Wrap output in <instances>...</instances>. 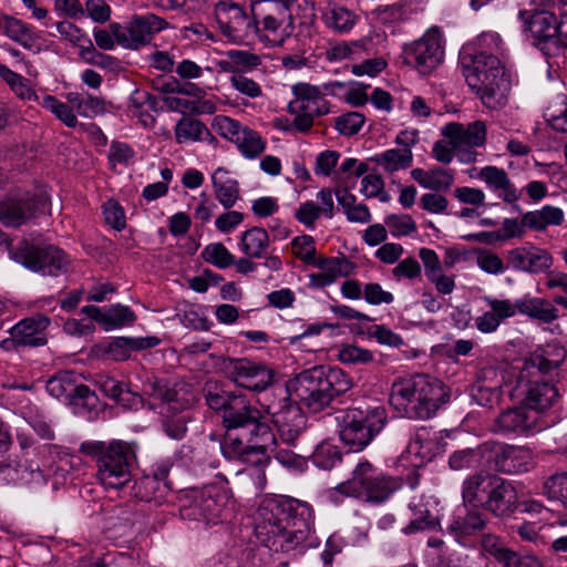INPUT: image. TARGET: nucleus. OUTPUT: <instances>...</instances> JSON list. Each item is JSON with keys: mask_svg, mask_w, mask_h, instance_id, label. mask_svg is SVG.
Segmentation results:
<instances>
[{"mask_svg": "<svg viewBox=\"0 0 567 567\" xmlns=\"http://www.w3.org/2000/svg\"><path fill=\"white\" fill-rule=\"evenodd\" d=\"M202 257L219 269L228 268L235 262L234 255L221 243L207 245L202 251Z\"/></svg>", "mask_w": 567, "mask_h": 567, "instance_id": "obj_52", "label": "nucleus"}, {"mask_svg": "<svg viewBox=\"0 0 567 567\" xmlns=\"http://www.w3.org/2000/svg\"><path fill=\"white\" fill-rule=\"evenodd\" d=\"M565 359V351L558 349L557 353L551 355L549 352L546 354H535L527 361L520 372L519 382H524L527 377L534 375L535 371L539 373H549L560 367Z\"/></svg>", "mask_w": 567, "mask_h": 567, "instance_id": "obj_40", "label": "nucleus"}, {"mask_svg": "<svg viewBox=\"0 0 567 567\" xmlns=\"http://www.w3.org/2000/svg\"><path fill=\"white\" fill-rule=\"evenodd\" d=\"M564 212L559 207L545 205L540 209L524 214V221L534 231H544L549 226H559L564 221Z\"/></svg>", "mask_w": 567, "mask_h": 567, "instance_id": "obj_39", "label": "nucleus"}, {"mask_svg": "<svg viewBox=\"0 0 567 567\" xmlns=\"http://www.w3.org/2000/svg\"><path fill=\"white\" fill-rule=\"evenodd\" d=\"M231 86L239 93L256 99L261 96L262 90L259 83L248 78L244 72L233 71V75L229 79Z\"/></svg>", "mask_w": 567, "mask_h": 567, "instance_id": "obj_58", "label": "nucleus"}, {"mask_svg": "<svg viewBox=\"0 0 567 567\" xmlns=\"http://www.w3.org/2000/svg\"><path fill=\"white\" fill-rule=\"evenodd\" d=\"M322 19L329 29L339 33H346L355 24L357 16L344 7L329 6L324 10Z\"/></svg>", "mask_w": 567, "mask_h": 567, "instance_id": "obj_44", "label": "nucleus"}, {"mask_svg": "<svg viewBox=\"0 0 567 567\" xmlns=\"http://www.w3.org/2000/svg\"><path fill=\"white\" fill-rule=\"evenodd\" d=\"M40 104L68 127H75L78 125L76 114L68 102L63 103L55 96L47 94L42 97Z\"/></svg>", "mask_w": 567, "mask_h": 567, "instance_id": "obj_49", "label": "nucleus"}, {"mask_svg": "<svg viewBox=\"0 0 567 567\" xmlns=\"http://www.w3.org/2000/svg\"><path fill=\"white\" fill-rule=\"evenodd\" d=\"M559 398V393L557 388L543 379H534L527 380L524 389V405L536 412L539 416V413L548 410L553 406Z\"/></svg>", "mask_w": 567, "mask_h": 567, "instance_id": "obj_29", "label": "nucleus"}, {"mask_svg": "<svg viewBox=\"0 0 567 567\" xmlns=\"http://www.w3.org/2000/svg\"><path fill=\"white\" fill-rule=\"evenodd\" d=\"M518 507V492L515 485L498 475L489 491L485 511L496 517L511 516Z\"/></svg>", "mask_w": 567, "mask_h": 567, "instance_id": "obj_25", "label": "nucleus"}, {"mask_svg": "<svg viewBox=\"0 0 567 567\" xmlns=\"http://www.w3.org/2000/svg\"><path fill=\"white\" fill-rule=\"evenodd\" d=\"M134 320V312L126 306L115 305L105 311V329L130 324Z\"/></svg>", "mask_w": 567, "mask_h": 567, "instance_id": "obj_59", "label": "nucleus"}, {"mask_svg": "<svg viewBox=\"0 0 567 567\" xmlns=\"http://www.w3.org/2000/svg\"><path fill=\"white\" fill-rule=\"evenodd\" d=\"M437 443L431 437L430 431L422 427L415 432L406 446L409 456L414 457V465L431 461L437 453Z\"/></svg>", "mask_w": 567, "mask_h": 567, "instance_id": "obj_38", "label": "nucleus"}, {"mask_svg": "<svg viewBox=\"0 0 567 567\" xmlns=\"http://www.w3.org/2000/svg\"><path fill=\"white\" fill-rule=\"evenodd\" d=\"M442 135L456 150V157L462 164L477 161V147L486 143L487 127L484 121L477 120L468 124L451 122L443 126Z\"/></svg>", "mask_w": 567, "mask_h": 567, "instance_id": "obj_13", "label": "nucleus"}, {"mask_svg": "<svg viewBox=\"0 0 567 567\" xmlns=\"http://www.w3.org/2000/svg\"><path fill=\"white\" fill-rule=\"evenodd\" d=\"M319 268V272L309 275L310 287L322 289L331 286L339 277H349L354 272L357 266L347 257H319L312 265Z\"/></svg>", "mask_w": 567, "mask_h": 567, "instance_id": "obj_23", "label": "nucleus"}, {"mask_svg": "<svg viewBox=\"0 0 567 567\" xmlns=\"http://www.w3.org/2000/svg\"><path fill=\"white\" fill-rule=\"evenodd\" d=\"M167 468L159 467L153 475H145L134 481L131 495L145 502L157 501L164 497L168 488L164 480L167 476Z\"/></svg>", "mask_w": 567, "mask_h": 567, "instance_id": "obj_33", "label": "nucleus"}, {"mask_svg": "<svg viewBox=\"0 0 567 567\" xmlns=\"http://www.w3.org/2000/svg\"><path fill=\"white\" fill-rule=\"evenodd\" d=\"M495 470L503 474H520L534 466V455L526 446L499 445L494 454Z\"/></svg>", "mask_w": 567, "mask_h": 567, "instance_id": "obj_22", "label": "nucleus"}, {"mask_svg": "<svg viewBox=\"0 0 567 567\" xmlns=\"http://www.w3.org/2000/svg\"><path fill=\"white\" fill-rule=\"evenodd\" d=\"M143 394L159 400L165 404L162 413L163 430L167 436L182 440L187 431L188 415L184 413L188 402L179 398V392L153 374L145 373L141 388Z\"/></svg>", "mask_w": 567, "mask_h": 567, "instance_id": "obj_11", "label": "nucleus"}, {"mask_svg": "<svg viewBox=\"0 0 567 567\" xmlns=\"http://www.w3.org/2000/svg\"><path fill=\"white\" fill-rule=\"evenodd\" d=\"M261 419L260 411L245 395L238 393L225 411L223 424L226 433L220 443L225 458L247 465L236 474L250 477L258 492L266 486L265 470L270 464L269 452L277 442L270 426Z\"/></svg>", "mask_w": 567, "mask_h": 567, "instance_id": "obj_1", "label": "nucleus"}, {"mask_svg": "<svg viewBox=\"0 0 567 567\" xmlns=\"http://www.w3.org/2000/svg\"><path fill=\"white\" fill-rule=\"evenodd\" d=\"M493 445L484 443L476 447L455 451L449 458V465L453 471L474 470L483 465V460L491 453Z\"/></svg>", "mask_w": 567, "mask_h": 567, "instance_id": "obj_37", "label": "nucleus"}, {"mask_svg": "<svg viewBox=\"0 0 567 567\" xmlns=\"http://www.w3.org/2000/svg\"><path fill=\"white\" fill-rule=\"evenodd\" d=\"M518 313L542 323L550 324L559 318L555 305L545 298L524 296L517 299Z\"/></svg>", "mask_w": 567, "mask_h": 567, "instance_id": "obj_32", "label": "nucleus"}, {"mask_svg": "<svg viewBox=\"0 0 567 567\" xmlns=\"http://www.w3.org/2000/svg\"><path fill=\"white\" fill-rule=\"evenodd\" d=\"M16 261L43 276H60L68 269L69 260L60 248L53 245H33L21 241L12 251Z\"/></svg>", "mask_w": 567, "mask_h": 567, "instance_id": "obj_12", "label": "nucleus"}, {"mask_svg": "<svg viewBox=\"0 0 567 567\" xmlns=\"http://www.w3.org/2000/svg\"><path fill=\"white\" fill-rule=\"evenodd\" d=\"M301 4L297 1L254 0L250 12L259 31L256 35L274 44H281L293 31V11Z\"/></svg>", "mask_w": 567, "mask_h": 567, "instance_id": "obj_9", "label": "nucleus"}, {"mask_svg": "<svg viewBox=\"0 0 567 567\" xmlns=\"http://www.w3.org/2000/svg\"><path fill=\"white\" fill-rule=\"evenodd\" d=\"M444 50L439 32L429 31L421 39L404 47L403 62L419 73L426 75L435 70L442 62Z\"/></svg>", "mask_w": 567, "mask_h": 567, "instance_id": "obj_17", "label": "nucleus"}, {"mask_svg": "<svg viewBox=\"0 0 567 567\" xmlns=\"http://www.w3.org/2000/svg\"><path fill=\"white\" fill-rule=\"evenodd\" d=\"M175 138L178 144L199 142L210 136L208 128L199 120L184 116L175 125Z\"/></svg>", "mask_w": 567, "mask_h": 567, "instance_id": "obj_43", "label": "nucleus"}, {"mask_svg": "<svg viewBox=\"0 0 567 567\" xmlns=\"http://www.w3.org/2000/svg\"><path fill=\"white\" fill-rule=\"evenodd\" d=\"M49 324L50 319L47 316L38 315L18 322L10 329V334L14 336L22 347H41L48 341Z\"/></svg>", "mask_w": 567, "mask_h": 567, "instance_id": "obj_31", "label": "nucleus"}, {"mask_svg": "<svg viewBox=\"0 0 567 567\" xmlns=\"http://www.w3.org/2000/svg\"><path fill=\"white\" fill-rule=\"evenodd\" d=\"M239 246L248 257L261 258L269 246V235L264 228H250L241 234Z\"/></svg>", "mask_w": 567, "mask_h": 567, "instance_id": "obj_42", "label": "nucleus"}, {"mask_svg": "<svg viewBox=\"0 0 567 567\" xmlns=\"http://www.w3.org/2000/svg\"><path fill=\"white\" fill-rule=\"evenodd\" d=\"M401 481L379 472L369 461H360L352 471L349 480L338 484L331 491V497L337 495L353 497L370 504H382L401 487Z\"/></svg>", "mask_w": 567, "mask_h": 567, "instance_id": "obj_7", "label": "nucleus"}, {"mask_svg": "<svg viewBox=\"0 0 567 567\" xmlns=\"http://www.w3.org/2000/svg\"><path fill=\"white\" fill-rule=\"evenodd\" d=\"M385 225L394 237L408 236L416 230V224L409 215L388 216Z\"/></svg>", "mask_w": 567, "mask_h": 567, "instance_id": "obj_62", "label": "nucleus"}, {"mask_svg": "<svg viewBox=\"0 0 567 567\" xmlns=\"http://www.w3.org/2000/svg\"><path fill=\"white\" fill-rule=\"evenodd\" d=\"M352 388L351 378L339 368L316 365L292 377L286 389H278L281 396L289 395L310 412L318 413Z\"/></svg>", "mask_w": 567, "mask_h": 567, "instance_id": "obj_3", "label": "nucleus"}, {"mask_svg": "<svg viewBox=\"0 0 567 567\" xmlns=\"http://www.w3.org/2000/svg\"><path fill=\"white\" fill-rule=\"evenodd\" d=\"M159 343L157 337L126 338L121 337L112 340L104 349V354L114 361H124L131 357L133 351L151 349Z\"/></svg>", "mask_w": 567, "mask_h": 567, "instance_id": "obj_34", "label": "nucleus"}, {"mask_svg": "<svg viewBox=\"0 0 567 567\" xmlns=\"http://www.w3.org/2000/svg\"><path fill=\"white\" fill-rule=\"evenodd\" d=\"M214 195L224 208H231L239 199V184L228 176V172L218 167L212 175Z\"/></svg>", "mask_w": 567, "mask_h": 567, "instance_id": "obj_35", "label": "nucleus"}, {"mask_svg": "<svg viewBox=\"0 0 567 567\" xmlns=\"http://www.w3.org/2000/svg\"><path fill=\"white\" fill-rule=\"evenodd\" d=\"M508 264L518 271L543 274L553 266L551 254L534 244H527L508 251Z\"/></svg>", "mask_w": 567, "mask_h": 567, "instance_id": "obj_21", "label": "nucleus"}, {"mask_svg": "<svg viewBox=\"0 0 567 567\" xmlns=\"http://www.w3.org/2000/svg\"><path fill=\"white\" fill-rule=\"evenodd\" d=\"M338 360L348 365L369 364L374 360L373 353L355 344H343L338 349Z\"/></svg>", "mask_w": 567, "mask_h": 567, "instance_id": "obj_54", "label": "nucleus"}, {"mask_svg": "<svg viewBox=\"0 0 567 567\" xmlns=\"http://www.w3.org/2000/svg\"><path fill=\"white\" fill-rule=\"evenodd\" d=\"M483 301L501 322L518 313L517 299L515 302H512L509 299H498L492 296H485L483 297Z\"/></svg>", "mask_w": 567, "mask_h": 567, "instance_id": "obj_56", "label": "nucleus"}, {"mask_svg": "<svg viewBox=\"0 0 567 567\" xmlns=\"http://www.w3.org/2000/svg\"><path fill=\"white\" fill-rule=\"evenodd\" d=\"M295 99L288 104V112L295 116L292 126L307 133L313 125L315 117L329 112L327 100L317 86L299 83L293 86Z\"/></svg>", "mask_w": 567, "mask_h": 567, "instance_id": "obj_14", "label": "nucleus"}, {"mask_svg": "<svg viewBox=\"0 0 567 567\" xmlns=\"http://www.w3.org/2000/svg\"><path fill=\"white\" fill-rule=\"evenodd\" d=\"M293 255L307 265H313L316 257L315 240L309 235L296 237L291 243Z\"/></svg>", "mask_w": 567, "mask_h": 567, "instance_id": "obj_57", "label": "nucleus"}, {"mask_svg": "<svg viewBox=\"0 0 567 567\" xmlns=\"http://www.w3.org/2000/svg\"><path fill=\"white\" fill-rule=\"evenodd\" d=\"M100 388L106 396L118 402L124 408L138 410L144 406V399L142 394L132 391L122 382L113 378L102 380Z\"/></svg>", "mask_w": 567, "mask_h": 567, "instance_id": "obj_36", "label": "nucleus"}, {"mask_svg": "<svg viewBox=\"0 0 567 567\" xmlns=\"http://www.w3.org/2000/svg\"><path fill=\"white\" fill-rule=\"evenodd\" d=\"M181 503L179 514L183 519L208 524L226 520L234 508L227 493L215 485L187 492Z\"/></svg>", "mask_w": 567, "mask_h": 567, "instance_id": "obj_10", "label": "nucleus"}, {"mask_svg": "<svg viewBox=\"0 0 567 567\" xmlns=\"http://www.w3.org/2000/svg\"><path fill=\"white\" fill-rule=\"evenodd\" d=\"M447 567H489V561L483 554L454 553L449 558Z\"/></svg>", "mask_w": 567, "mask_h": 567, "instance_id": "obj_63", "label": "nucleus"}, {"mask_svg": "<svg viewBox=\"0 0 567 567\" xmlns=\"http://www.w3.org/2000/svg\"><path fill=\"white\" fill-rule=\"evenodd\" d=\"M371 161L378 164L388 173H394L406 169L412 165L413 154L411 150L391 148L371 157Z\"/></svg>", "mask_w": 567, "mask_h": 567, "instance_id": "obj_41", "label": "nucleus"}, {"mask_svg": "<svg viewBox=\"0 0 567 567\" xmlns=\"http://www.w3.org/2000/svg\"><path fill=\"white\" fill-rule=\"evenodd\" d=\"M471 395L473 400L481 406L492 409L501 401V385L487 384L483 380H478L472 386Z\"/></svg>", "mask_w": 567, "mask_h": 567, "instance_id": "obj_48", "label": "nucleus"}, {"mask_svg": "<svg viewBox=\"0 0 567 567\" xmlns=\"http://www.w3.org/2000/svg\"><path fill=\"white\" fill-rule=\"evenodd\" d=\"M56 30L72 45L79 48V51L92 42V40L84 32H82L75 24L71 22H58Z\"/></svg>", "mask_w": 567, "mask_h": 567, "instance_id": "obj_60", "label": "nucleus"}, {"mask_svg": "<svg viewBox=\"0 0 567 567\" xmlns=\"http://www.w3.org/2000/svg\"><path fill=\"white\" fill-rule=\"evenodd\" d=\"M365 122L363 114L359 112H348L334 118V127L346 136H352L359 133Z\"/></svg>", "mask_w": 567, "mask_h": 567, "instance_id": "obj_55", "label": "nucleus"}, {"mask_svg": "<svg viewBox=\"0 0 567 567\" xmlns=\"http://www.w3.org/2000/svg\"><path fill=\"white\" fill-rule=\"evenodd\" d=\"M524 29L528 31L535 44L545 53L551 54L559 49L560 17L550 11H524L519 13Z\"/></svg>", "mask_w": 567, "mask_h": 567, "instance_id": "obj_19", "label": "nucleus"}, {"mask_svg": "<svg viewBox=\"0 0 567 567\" xmlns=\"http://www.w3.org/2000/svg\"><path fill=\"white\" fill-rule=\"evenodd\" d=\"M3 30L8 38L20 43L25 49L31 50L34 47L35 35L27 23L7 14L3 16Z\"/></svg>", "mask_w": 567, "mask_h": 567, "instance_id": "obj_45", "label": "nucleus"}, {"mask_svg": "<svg viewBox=\"0 0 567 567\" xmlns=\"http://www.w3.org/2000/svg\"><path fill=\"white\" fill-rule=\"evenodd\" d=\"M233 379L241 388L250 391H265L272 383L270 369L248 360L233 362Z\"/></svg>", "mask_w": 567, "mask_h": 567, "instance_id": "obj_24", "label": "nucleus"}, {"mask_svg": "<svg viewBox=\"0 0 567 567\" xmlns=\"http://www.w3.org/2000/svg\"><path fill=\"white\" fill-rule=\"evenodd\" d=\"M488 518L477 507L458 512L447 524L446 530L456 542L465 545L468 539L485 529Z\"/></svg>", "mask_w": 567, "mask_h": 567, "instance_id": "obj_27", "label": "nucleus"}, {"mask_svg": "<svg viewBox=\"0 0 567 567\" xmlns=\"http://www.w3.org/2000/svg\"><path fill=\"white\" fill-rule=\"evenodd\" d=\"M543 495L550 501H559L567 508V472L555 473L543 483Z\"/></svg>", "mask_w": 567, "mask_h": 567, "instance_id": "obj_50", "label": "nucleus"}, {"mask_svg": "<svg viewBox=\"0 0 567 567\" xmlns=\"http://www.w3.org/2000/svg\"><path fill=\"white\" fill-rule=\"evenodd\" d=\"M79 451L95 458L96 478L106 489H122L133 478L136 464L135 450L132 444L113 441H87L80 445Z\"/></svg>", "mask_w": 567, "mask_h": 567, "instance_id": "obj_6", "label": "nucleus"}, {"mask_svg": "<svg viewBox=\"0 0 567 567\" xmlns=\"http://www.w3.org/2000/svg\"><path fill=\"white\" fill-rule=\"evenodd\" d=\"M449 401V388L429 374H414L391 386L390 404L409 419L429 420Z\"/></svg>", "mask_w": 567, "mask_h": 567, "instance_id": "obj_4", "label": "nucleus"}, {"mask_svg": "<svg viewBox=\"0 0 567 567\" xmlns=\"http://www.w3.org/2000/svg\"><path fill=\"white\" fill-rule=\"evenodd\" d=\"M463 75L483 105L501 110L508 103L511 78L499 59L486 52L462 58Z\"/></svg>", "mask_w": 567, "mask_h": 567, "instance_id": "obj_5", "label": "nucleus"}, {"mask_svg": "<svg viewBox=\"0 0 567 567\" xmlns=\"http://www.w3.org/2000/svg\"><path fill=\"white\" fill-rule=\"evenodd\" d=\"M235 144L247 158H256L266 150V141L256 131L247 126H244Z\"/></svg>", "mask_w": 567, "mask_h": 567, "instance_id": "obj_46", "label": "nucleus"}, {"mask_svg": "<svg viewBox=\"0 0 567 567\" xmlns=\"http://www.w3.org/2000/svg\"><path fill=\"white\" fill-rule=\"evenodd\" d=\"M473 171L476 172L475 177L484 182L486 187L496 193L498 198L505 203L514 204L519 199L520 193L504 168L488 165Z\"/></svg>", "mask_w": 567, "mask_h": 567, "instance_id": "obj_28", "label": "nucleus"}, {"mask_svg": "<svg viewBox=\"0 0 567 567\" xmlns=\"http://www.w3.org/2000/svg\"><path fill=\"white\" fill-rule=\"evenodd\" d=\"M548 112L551 127L556 131L567 132V97L557 101Z\"/></svg>", "mask_w": 567, "mask_h": 567, "instance_id": "obj_64", "label": "nucleus"}, {"mask_svg": "<svg viewBox=\"0 0 567 567\" xmlns=\"http://www.w3.org/2000/svg\"><path fill=\"white\" fill-rule=\"evenodd\" d=\"M168 23L165 19L153 13L134 16L126 29L120 24H111L116 42L126 49L137 50L151 42L154 34L165 30Z\"/></svg>", "mask_w": 567, "mask_h": 567, "instance_id": "obj_16", "label": "nucleus"}, {"mask_svg": "<svg viewBox=\"0 0 567 567\" xmlns=\"http://www.w3.org/2000/svg\"><path fill=\"white\" fill-rule=\"evenodd\" d=\"M481 548L494 557L504 567L511 563L515 551L507 548L501 538L494 534H484L481 538Z\"/></svg>", "mask_w": 567, "mask_h": 567, "instance_id": "obj_51", "label": "nucleus"}, {"mask_svg": "<svg viewBox=\"0 0 567 567\" xmlns=\"http://www.w3.org/2000/svg\"><path fill=\"white\" fill-rule=\"evenodd\" d=\"M540 417L525 405L507 409L496 419L495 427L502 433H529L539 431Z\"/></svg>", "mask_w": 567, "mask_h": 567, "instance_id": "obj_26", "label": "nucleus"}, {"mask_svg": "<svg viewBox=\"0 0 567 567\" xmlns=\"http://www.w3.org/2000/svg\"><path fill=\"white\" fill-rule=\"evenodd\" d=\"M214 13L223 33L233 41H244L259 31L254 16L246 11L245 1L218 0Z\"/></svg>", "mask_w": 567, "mask_h": 567, "instance_id": "obj_15", "label": "nucleus"}, {"mask_svg": "<svg viewBox=\"0 0 567 567\" xmlns=\"http://www.w3.org/2000/svg\"><path fill=\"white\" fill-rule=\"evenodd\" d=\"M48 202L44 192H17L0 202V223L18 227L30 219L37 210L42 209Z\"/></svg>", "mask_w": 567, "mask_h": 567, "instance_id": "obj_20", "label": "nucleus"}, {"mask_svg": "<svg viewBox=\"0 0 567 567\" xmlns=\"http://www.w3.org/2000/svg\"><path fill=\"white\" fill-rule=\"evenodd\" d=\"M265 412L271 416L277 426L279 437L287 444H292L307 427V417L300 406L282 396V401L265 403L261 402Z\"/></svg>", "mask_w": 567, "mask_h": 567, "instance_id": "obj_18", "label": "nucleus"}, {"mask_svg": "<svg viewBox=\"0 0 567 567\" xmlns=\"http://www.w3.org/2000/svg\"><path fill=\"white\" fill-rule=\"evenodd\" d=\"M410 509L413 512L414 518L404 527L405 534H413L421 530L435 529L439 522L421 502L411 503Z\"/></svg>", "mask_w": 567, "mask_h": 567, "instance_id": "obj_47", "label": "nucleus"}, {"mask_svg": "<svg viewBox=\"0 0 567 567\" xmlns=\"http://www.w3.org/2000/svg\"><path fill=\"white\" fill-rule=\"evenodd\" d=\"M340 440L353 452L365 449L386 423L383 406L352 408L338 416Z\"/></svg>", "mask_w": 567, "mask_h": 567, "instance_id": "obj_8", "label": "nucleus"}, {"mask_svg": "<svg viewBox=\"0 0 567 567\" xmlns=\"http://www.w3.org/2000/svg\"><path fill=\"white\" fill-rule=\"evenodd\" d=\"M341 461V453L338 446L330 442H321L312 453L313 464L322 470H331Z\"/></svg>", "mask_w": 567, "mask_h": 567, "instance_id": "obj_53", "label": "nucleus"}, {"mask_svg": "<svg viewBox=\"0 0 567 567\" xmlns=\"http://www.w3.org/2000/svg\"><path fill=\"white\" fill-rule=\"evenodd\" d=\"M256 536L276 553L316 547L311 507L295 498H268L258 508Z\"/></svg>", "mask_w": 567, "mask_h": 567, "instance_id": "obj_2", "label": "nucleus"}, {"mask_svg": "<svg viewBox=\"0 0 567 567\" xmlns=\"http://www.w3.org/2000/svg\"><path fill=\"white\" fill-rule=\"evenodd\" d=\"M496 476L484 472L467 476L462 483L461 492L464 505L485 509Z\"/></svg>", "mask_w": 567, "mask_h": 567, "instance_id": "obj_30", "label": "nucleus"}, {"mask_svg": "<svg viewBox=\"0 0 567 567\" xmlns=\"http://www.w3.org/2000/svg\"><path fill=\"white\" fill-rule=\"evenodd\" d=\"M213 128L223 137L235 143L243 131V126L236 120L228 116L218 115L213 120Z\"/></svg>", "mask_w": 567, "mask_h": 567, "instance_id": "obj_61", "label": "nucleus"}]
</instances>
